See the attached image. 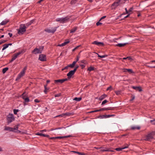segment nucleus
<instances>
[{
	"instance_id": "nucleus-12",
	"label": "nucleus",
	"mask_w": 155,
	"mask_h": 155,
	"mask_svg": "<svg viewBox=\"0 0 155 155\" xmlns=\"http://www.w3.org/2000/svg\"><path fill=\"white\" fill-rule=\"evenodd\" d=\"M25 73L24 72L21 71L18 75L16 80L17 81L21 77L23 76L25 74Z\"/></svg>"
},
{
	"instance_id": "nucleus-64",
	"label": "nucleus",
	"mask_w": 155,
	"mask_h": 155,
	"mask_svg": "<svg viewBox=\"0 0 155 155\" xmlns=\"http://www.w3.org/2000/svg\"><path fill=\"white\" fill-rule=\"evenodd\" d=\"M71 152H73L74 153H76L77 154H78V152L76 151H71Z\"/></svg>"
},
{
	"instance_id": "nucleus-11",
	"label": "nucleus",
	"mask_w": 155,
	"mask_h": 155,
	"mask_svg": "<svg viewBox=\"0 0 155 155\" xmlns=\"http://www.w3.org/2000/svg\"><path fill=\"white\" fill-rule=\"evenodd\" d=\"M67 80V79H58L57 80H55L54 81V83L55 84H57L58 83H60L61 84H62L65 81H66Z\"/></svg>"
},
{
	"instance_id": "nucleus-2",
	"label": "nucleus",
	"mask_w": 155,
	"mask_h": 155,
	"mask_svg": "<svg viewBox=\"0 0 155 155\" xmlns=\"http://www.w3.org/2000/svg\"><path fill=\"white\" fill-rule=\"evenodd\" d=\"M70 17L67 16L64 18H58L56 19V21L59 22L61 23H64L69 21Z\"/></svg>"
},
{
	"instance_id": "nucleus-53",
	"label": "nucleus",
	"mask_w": 155,
	"mask_h": 155,
	"mask_svg": "<svg viewBox=\"0 0 155 155\" xmlns=\"http://www.w3.org/2000/svg\"><path fill=\"white\" fill-rule=\"evenodd\" d=\"M112 90V87L111 86L108 87L107 89V91L109 90Z\"/></svg>"
},
{
	"instance_id": "nucleus-36",
	"label": "nucleus",
	"mask_w": 155,
	"mask_h": 155,
	"mask_svg": "<svg viewBox=\"0 0 155 155\" xmlns=\"http://www.w3.org/2000/svg\"><path fill=\"white\" fill-rule=\"evenodd\" d=\"M71 65H72V64H70L67 66H65L64 68V69H68V68L69 67H70L71 68H73L74 66H71Z\"/></svg>"
},
{
	"instance_id": "nucleus-15",
	"label": "nucleus",
	"mask_w": 155,
	"mask_h": 155,
	"mask_svg": "<svg viewBox=\"0 0 155 155\" xmlns=\"http://www.w3.org/2000/svg\"><path fill=\"white\" fill-rule=\"evenodd\" d=\"M92 44H95L98 46L103 45L104 43L102 42H98L97 41H95L92 43Z\"/></svg>"
},
{
	"instance_id": "nucleus-9",
	"label": "nucleus",
	"mask_w": 155,
	"mask_h": 155,
	"mask_svg": "<svg viewBox=\"0 0 155 155\" xmlns=\"http://www.w3.org/2000/svg\"><path fill=\"white\" fill-rule=\"evenodd\" d=\"M153 138V137L152 134L150 133L146 136L145 140L147 141H150Z\"/></svg>"
},
{
	"instance_id": "nucleus-59",
	"label": "nucleus",
	"mask_w": 155,
	"mask_h": 155,
	"mask_svg": "<svg viewBox=\"0 0 155 155\" xmlns=\"http://www.w3.org/2000/svg\"><path fill=\"white\" fill-rule=\"evenodd\" d=\"M72 137V135H69L67 136H64V138H67V137Z\"/></svg>"
},
{
	"instance_id": "nucleus-46",
	"label": "nucleus",
	"mask_w": 155,
	"mask_h": 155,
	"mask_svg": "<svg viewBox=\"0 0 155 155\" xmlns=\"http://www.w3.org/2000/svg\"><path fill=\"white\" fill-rule=\"evenodd\" d=\"M150 122L152 124L155 125V119L153 120H151Z\"/></svg>"
},
{
	"instance_id": "nucleus-37",
	"label": "nucleus",
	"mask_w": 155,
	"mask_h": 155,
	"mask_svg": "<svg viewBox=\"0 0 155 155\" xmlns=\"http://www.w3.org/2000/svg\"><path fill=\"white\" fill-rule=\"evenodd\" d=\"M19 111V110L18 109H14L13 110L14 113L15 115H16L17 114V112H18Z\"/></svg>"
},
{
	"instance_id": "nucleus-29",
	"label": "nucleus",
	"mask_w": 155,
	"mask_h": 155,
	"mask_svg": "<svg viewBox=\"0 0 155 155\" xmlns=\"http://www.w3.org/2000/svg\"><path fill=\"white\" fill-rule=\"evenodd\" d=\"M77 29V27H74L70 30V32L71 33H74Z\"/></svg>"
},
{
	"instance_id": "nucleus-35",
	"label": "nucleus",
	"mask_w": 155,
	"mask_h": 155,
	"mask_svg": "<svg viewBox=\"0 0 155 155\" xmlns=\"http://www.w3.org/2000/svg\"><path fill=\"white\" fill-rule=\"evenodd\" d=\"M8 68L7 67L4 68L2 70V73L3 74L5 73L8 70Z\"/></svg>"
},
{
	"instance_id": "nucleus-23",
	"label": "nucleus",
	"mask_w": 155,
	"mask_h": 155,
	"mask_svg": "<svg viewBox=\"0 0 155 155\" xmlns=\"http://www.w3.org/2000/svg\"><path fill=\"white\" fill-rule=\"evenodd\" d=\"M25 50L24 49H23L21 50L20 51L18 52L17 53H16L15 54L18 56L21 54H23L24 53H25Z\"/></svg>"
},
{
	"instance_id": "nucleus-40",
	"label": "nucleus",
	"mask_w": 155,
	"mask_h": 155,
	"mask_svg": "<svg viewBox=\"0 0 155 155\" xmlns=\"http://www.w3.org/2000/svg\"><path fill=\"white\" fill-rule=\"evenodd\" d=\"M64 138V136H60L55 137L56 139H61Z\"/></svg>"
},
{
	"instance_id": "nucleus-8",
	"label": "nucleus",
	"mask_w": 155,
	"mask_h": 155,
	"mask_svg": "<svg viewBox=\"0 0 155 155\" xmlns=\"http://www.w3.org/2000/svg\"><path fill=\"white\" fill-rule=\"evenodd\" d=\"M38 59L41 61H45L46 60V57L45 55L41 54L39 55Z\"/></svg>"
},
{
	"instance_id": "nucleus-17",
	"label": "nucleus",
	"mask_w": 155,
	"mask_h": 155,
	"mask_svg": "<svg viewBox=\"0 0 155 155\" xmlns=\"http://www.w3.org/2000/svg\"><path fill=\"white\" fill-rule=\"evenodd\" d=\"M12 45V43H9L8 44H5L3 45V48L2 49V50L3 51L6 48L8 47L9 45Z\"/></svg>"
},
{
	"instance_id": "nucleus-25",
	"label": "nucleus",
	"mask_w": 155,
	"mask_h": 155,
	"mask_svg": "<svg viewBox=\"0 0 155 155\" xmlns=\"http://www.w3.org/2000/svg\"><path fill=\"white\" fill-rule=\"evenodd\" d=\"M112 109L110 107H104L100 109V111L103 110H111Z\"/></svg>"
},
{
	"instance_id": "nucleus-22",
	"label": "nucleus",
	"mask_w": 155,
	"mask_h": 155,
	"mask_svg": "<svg viewBox=\"0 0 155 155\" xmlns=\"http://www.w3.org/2000/svg\"><path fill=\"white\" fill-rule=\"evenodd\" d=\"M107 96V95L105 94H104L101 96L99 98V99L100 101H102L106 98Z\"/></svg>"
},
{
	"instance_id": "nucleus-34",
	"label": "nucleus",
	"mask_w": 155,
	"mask_h": 155,
	"mask_svg": "<svg viewBox=\"0 0 155 155\" xmlns=\"http://www.w3.org/2000/svg\"><path fill=\"white\" fill-rule=\"evenodd\" d=\"M102 150L103 151H113L111 150L110 149L106 148L103 149Z\"/></svg>"
},
{
	"instance_id": "nucleus-42",
	"label": "nucleus",
	"mask_w": 155,
	"mask_h": 155,
	"mask_svg": "<svg viewBox=\"0 0 155 155\" xmlns=\"http://www.w3.org/2000/svg\"><path fill=\"white\" fill-rule=\"evenodd\" d=\"M107 102H108V101L107 100H104L103 101H102V104H101V105H104V104H105V103H106Z\"/></svg>"
},
{
	"instance_id": "nucleus-21",
	"label": "nucleus",
	"mask_w": 155,
	"mask_h": 155,
	"mask_svg": "<svg viewBox=\"0 0 155 155\" xmlns=\"http://www.w3.org/2000/svg\"><path fill=\"white\" fill-rule=\"evenodd\" d=\"M18 57V56L15 54H14L11 60L10 61V62H12L15 60Z\"/></svg>"
},
{
	"instance_id": "nucleus-19",
	"label": "nucleus",
	"mask_w": 155,
	"mask_h": 155,
	"mask_svg": "<svg viewBox=\"0 0 155 155\" xmlns=\"http://www.w3.org/2000/svg\"><path fill=\"white\" fill-rule=\"evenodd\" d=\"M110 116L107 115H103L99 116V118L100 119L107 118L110 117Z\"/></svg>"
},
{
	"instance_id": "nucleus-20",
	"label": "nucleus",
	"mask_w": 155,
	"mask_h": 155,
	"mask_svg": "<svg viewBox=\"0 0 155 155\" xmlns=\"http://www.w3.org/2000/svg\"><path fill=\"white\" fill-rule=\"evenodd\" d=\"M9 20L8 19H5L0 24V25H3L6 24L8 22Z\"/></svg>"
},
{
	"instance_id": "nucleus-26",
	"label": "nucleus",
	"mask_w": 155,
	"mask_h": 155,
	"mask_svg": "<svg viewBox=\"0 0 155 155\" xmlns=\"http://www.w3.org/2000/svg\"><path fill=\"white\" fill-rule=\"evenodd\" d=\"M127 147H122L121 148H117L115 149L117 151H120L122 150L127 148Z\"/></svg>"
},
{
	"instance_id": "nucleus-16",
	"label": "nucleus",
	"mask_w": 155,
	"mask_h": 155,
	"mask_svg": "<svg viewBox=\"0 0 155 155\" xmlns=\"http://www.w3.org/2000/svg\"><path fill=\"white\" fill-rule=\"evenodd\" d=\"M69 42H70L69 41V40L61 44H59V45H58V46H59V47L63 46L65 45H66L68 44V43H69Z\"/></svg>"
},
{
	"instance_id": "nucleus-27",
	"label": "nucleus",
	"mask_w": 155,
	"mask_h": 155,
	"mask_svg": "<svg viewBox=\"0 0 155 155\" xmlns=\"http://www.w3.org/2000/svg\"><path fill=\"white\" fill-rule=\"evenodd\" d=\"M95 54H97V56L98 57H99V58H104L107 57V55H104L101 56V55H100L99 54L95 52Z\"/></svg>"
},
{
	"instance_id": "nucleus-10",
	"label": "nucleus",
	"mask_w": 155,
	"mask_h": 155,
	"mask_svg": "<svg viewBox=\"0 0 155 155\" xmlns=\"http://www.w3.org/2000/svg\"><path fill=\"white\" fill-rule=\"evenodd\" d=\"M76 71L73 70H71L67 74V76L68 77V78H71L72 76L74 74Z\"/></svg>"
},
{
	"instance_id": "nucleus-56",
	"label": "nucleus",
	"mask_w": 155,
	"mask_h": 155,
	"mask_svg": "<svg viewBox=\"0 0 155 155\" xmlns=\"http://www.w3.org/2000/svg\"><path fill=\"white\" fill-rule=\"evenodd\" d=\"M102 24V23L100 22L99 21H98L96 23V25L97 26H99L101 25Z\"/></svg>"
},
{
	"instance_id": "nucleus-31",
	"label": "nucleus",
	"mask_w": 155,
	"mask_h": 155,
	"mask_svg": "<svg viewBox=\"0 0 155 155\" xmlns=\"http://www.w3.org/2000/svg\"><path fill=\"white\" fill-rule=\"evenodd\" d=\"M94 70V67L91 66L88 68L87 70L89 71H91Z\"/></svg>"
},
{
	"instance_id": "nucleus-30",
	"label": "nucleus",
	"mask_w": 155,
	"mask_h": 155,
	"mask_svg": "<svg viewBox=\"0 0 155 155\" xmlns=\"http://www.w3.org/2000/svg\"><path fill=\"white\" fill-rule=\"evenodd\" d=\"M131 129L132 130L138 129L139 130L140 128V127L139 126L136 127L135 126H132L131 127Z\"/></svg>"
},
{
	"instance_id": "nucleus-52",
	"label": "nucleus",
	"mask_w": 155,
	"mask_h": 155,
	"mask_svg": "<svg viewBox=\"0 0 155 155\" xmlns=\"http://www.w3.org/2000/svg\"><path fill=\"white\" fill-rule=\"evenodd\" d=\"M34 101L35 102H37V103H39L40 102V101H39L37 99H35Z\"/></svg>"
},
{
	"instance_id": "nucleus-63",
	"label": "nucleus",
	"mask_w": 155,
	"mask_h": 155,
	"mask_svg": "<svg viewBox=\"0 0 155 155\" xmlns=\"http://www.w3.org/2000/svg\"><path fill=\"white\" fill-rule=\"evenodd\" d=\"M8 35H9L10 37H11L12 36V34L11 33H8Z\"/></svg>"
},
{
	"instance_id": "nucleus-7",
	"label": "nucleus",
	"mask_w": 155,
	"mask_h": 155,
	"mask_svg": "<svg viewBox=\"0 0 155 155\" xmlns=\"http://www.w3.org/2000/svg\"><path fill=\"white\" fill-rule=\"evenodd\" d=\"M21 97L24 100V102L26 103L30 101V100L28 96L25 95V93H24L21 95Z\"/></svg>"
},
{
	"instance_id": "nucleus-28",
	"label": "nucleus",
	"mask_w": 155,
	"mask_h": 155,
	"mask_svg": "<svg viewBox=\"0 0 155 155\" xmlns=\"http://www.w3.org/2000/svg\"><path fill=\"white\" fill-rule=\"evenodd\" d=\"M81 99H82V98L81 97H75L73 99V100L74 101H80L81 100Z\"/></svg>"
},
{
	"instance_id": "nucleus-14",
	"label": "nucleus",
	"mask_w": 155,
	"mask_h": 155,
	"mask_svg": "<svg viewBox=\"0 0 155 155\" xmlns=\"http://www.w3.org/2000/svg\"><path fill=\"white\" fill-rule=\"evenodd\" d=\"M19 125L18 124L15 126V127L13 128V129H14L15 130H14V132L15 133H20L21 132V131L18 130V129L19 127Z\"/></svg>"
},
{
	"instance_id": "nucleus-41",
	"label": "nucleus",
	"mask_w": 155,
	"mask_h": 155,
	"mask_svg": "<svg viewBox=\"0 0 155 155\" xmlns=\"http://www.w3.org/2000/svg\"><path fill=\"white\" fill-rule=\"evenodd\" d=\"M64 113H63V114H61L59 115H57V116H56V117H64Z\"/></svg>"
},
{
	"instance_id": "nucleus-48",
	"label": "nucleus",
	"mask_w": 155,
	"mask_h": 155,
	"mask_svg": "<svg viewBox=\"0 0 155 155\" xmlns=\"http://www.w3.org/2000/svg\"><path fill=\"white\" fill-rule=\"evenodd\" d=\"M78 154L79 155H85V154L84 153H81L78 152Z\"/></svg>"
},
{
	"instance_id": "nucleus-13",
	"label": "nucleus",
	"mask_w": 155,
	"mask_h": 155,
	"mask_svg": "<svg viewBox=\"0 0 155 155\" xmlns=\"http://www.w3.org/2000/svg\"><path fill=\"white\" fill-rule=\"evenodd\" d=\"M4 130H8L10 131L13 132H14L15 129H13V128L7 126H5V127Z\"/></svg>"
},
{
	"instance_id": "nucleus-55",
	"label": "nucleus",
	"mask_w": 155,
	"mask_h": 155,
	"mask_svg": "<svg viewBox=\"0 0 155 155\" xmlns=\"http://www.w3.org/2000/svg\"><path fill=\"white\" fill-rule=\"evenodd\" d=\"M61 96V94H56L55 95V97H59Z\"/></svg>"
},
{
	"instance_id": "nucleus-33",
	"label": "nucleus",
	"mask_w": 155,
	"mask_h": 155,
	"mask_svg": "<svg viewBox=\"0 0 155 155\" xmlns=\"http://www.w3.org/2000/svg\"><path fill=\"white\" fill-rule=\"evenodd\" d=\"M102 150L103 151H113L111 150L110 149L106 148L103 149Z\"/></svg>"
},
{
	"instance_id": "nucleus-1",
	"label": "nucleus",
	"mask_w": 155,
	"mask_h": 155,
	"mask_svg": "<svg viewBox=\"0 0 155 155\" xmlns=\"http://www.w3.org/2000/svg\"><path fill=\"white\" fill-rule=\"evenodd\" d=\"M26 28L25 24H20L19 28L18 30V34L19 35L23 34L26 31Z\"/></svg>"
},
{
	"instance_id": "nucleus-54",
	"label": "nucleus",
	"mask_w": 155,
	"mask_h": 155,
	"mask_svg": "<svg viewBox=\"0 0 155 155\" xmlns=\"http://www.w3.org/2000/svg\"><path fill=\"white\" fill-rule=\"evenodd\" d=\"M61 128L59 127V128H57L55 129H51L50 130V131H53V130H55L60 129H61Z\"/></svg>"
},
{
	"instance_id": "nucleus-3",
	"label": "nucleus",
	"mask_w": 155,
	"mask_h": 155,
	"mask_svg": "<svg viewBox=\"0 0 155 155\" xmlns=\"http://www.w3.org/2000/svg\"><path fill=\"white\" fill-rule=\"evenodd\" d=\"M44 47L43 46H41L38 48H36L32 51V53L35 54H37L41 53L44 49Z\"/></svg>"
},
{
	"instance_id": "nucleus-38",
	"label": "nucleus",
	"mask_w": 155,
	"mask_h": 155,
	"mask_svg": "<svg viewBox=\"0 0 155 155\" xmlns=\"http://www.w3.org/2000/svg\"><path fill=\"white\" fill-rule=\"evenodd\" d=\"M36 135H39L40 136H42L44 137L45 134H42V133H38L36 134Z\"/></svg>"
},
{
	"instance_id": "nucleus-60",
	"label": "nucleus",
	"mask_w": 155,
	"mask_h": 155,
	"mask_svg": "<svg viewBox=\"0 0 155 155\" xmlns=\"http://www.w3.org/2000/svg\"><path fill=\"white\" fill-rule=\"evenodd\" d=\"M137 90H138L140 92L142 91V90L141 87H139L137 89Z\"/></svg>"
},
{
	"instance_id": "nucleus-47",
	"label": "nucleus",
	"mask_w": 155,
	"mask_h": 155,
	"mask_svg": "<svg viewBox=\"0 0 155 155\" xmlns=\"http://www.w3.org/2000/svg\"><path fill=\"white\" fill-rule=\"evenodd\" d=\"M133 10V8L132 7L130 8L128 10V11L129 12V13H131V12Z\"/></svg>"
},
{
	"instance_id": "nucleus-57",
	"label": "nucleus",
	"mask_w": 155,
	"mask_h": 155,
	"mask_svg": "<svg viewBox=\"0 0 155 155\" xmlns=\"http://www.w3.org/2000/svg\"><path fill=\"white\" fill-rule=\"evenodd\" d=\"M78 67H79L78 65H76V66L75 68H74V70H75V71H76L77 70V69L78 68Z\"/></svg>"
},
{
	"instance_id": "nucleus-62",
	"label": "nucleus",
	"mask_w": 155,
	"mask_h": 155,
	"mask_svg": "<svg viewBox=\"0 0 155 155\" xmlns=\"http://www.w3.org/2000/svg\"><path fill=\"white\" fill-rule=\"evenodd\" d=\"M135 98V96H133L132 98H131V99H130V101H133L134 100Z\"/></svg>"
},
{
	"instance_id": "nucleus-45",
	"label": "nucleus",
	"mask_w": 155,
	"mask_h": 155,
	"mask_svg": "<svg viewBox=\"0 0 155 155\" xmlns=\"http://www.w3.org/2000/svg\"><path fill=\"white\" fill-rule=\"evenodd\" d=\"M27 69V66H25L23 68V69L22 71L25 73V71Z\"/></svg>"
},
{
	"instance_id": "nucleus-6",
	"label": "nucleus",
	"mask_w": 155,
	"mask_h": 155,
	"mask_svg": "<svg viewBox=\"0 0 155 155\" xmlns=\"http://www.w3.org/2000/svg\"><path fill=\"white\" fill-rule=\"evenodd\" d=\"M57 28L54 27L53 28H51V29H45V31L49 33H54L57 30Z\"/></svg>"
},
{
	"instance_id": "nucleus-58",
	"label": "nucleus",
	"mask_w": 155,
	"mask_h": 155,
	"mask_svg": "<svg viewBox=\"0 0 155 155\" xmlns=\"http://www.w3.org/2000/svg\"><path fill=\"white\" fill-rule=\"evenodd\" d=\"M80 66L82 67V68H84L85 67V65L84 64H80Z\"/></svg>"
},
{
	"instance_id": "nucleus-5",
	"label": "nucleus",
	"mask_w": 155,
	"mask_h": 155,
	"mask_svg": "<svg viewBox=\"0 0 155 155\" xmlns=\"http://www.w3.org/2000/svg\"><path fill=\"white\" fill-rule=\"evenodd\" d=\"M7 120L8 124H9L15 120L14 115L12 114L9 113L7 116Z\"/></svg>"
},
{
	"instance_id": "nucleus-24",
	"label": "nucleus",
	"mask_w": 155,
	"mask_h": 155,
	"mask_svg": "<svg viewBox=\"0 0 155 155\" xmlns=\"http://www.w3.org/2000/svg\"><path fill=\"white\" fill-rule=\"evenodd\" d=\"M127 43H119L116 45V46L119 47H122L125 45Z\"/></svg>"
},
{
	"instance_id": "nucleus-50",
	"label": "nucleus",
	"mask_w": 155,
	"mask_h": 155,
	"mask_svg": "<svg viewBox=\"0 0 155 155\" xmlns=\"http://www.w3.org/2000/svg\"><path fill=\"white\" fill-rule=\"evenodd\" d=\"M139 87H135V86H133L132 87V88L136 90H137V89Z\"/></svg>"
},
{
	"instance_id": "nucleus-32",
	"label": "nucleus",
	"mask_w": 155,
	"mask_h": 155,
	"mask_svg": "<svg viewBox=\"0 0 155 155\" xmlns=\"http://www.w3.org/2000/svg\"><path fill=\"white\" fill-rule=\"evenodd\" d=\"M73 113H70L68 112H67L64 113V115L65 116H70L71 115H73Z\"/></svg>"
},
{
	"instance_id": "nucleus-61",
	"label": "nucleus",
	"mask_w": 155,
	"mask_h": 155,
	"mask_svg": "<svg viewBox=\"0 0 155 155\" xmlns=\"http://www.w3.org/2000/svg\"><path fill=\"white\" fill-rule=\"evenodd\" d=\"M106 17V16H103L102 17L100 18V20H99V21H100L102 19H104V18H105Z\"/></svg>"
},
{
	"instance_id": "nucleus-4",
	"label": "nucleus",
	"mask_w": 155,
	"mask_h": 155,
	"mask_svg": "<svg viewBox=\"0 0 155 155\" xmlns=\"http://www.w3.org/2000/svg\"><path fill=\"white\" fill-rule=\"evenodd\" d=\"M123 3H124V2L122 0H117V1L112 4L111 6V8L112 9H115L120 4Z\"/></svg>"
},
{
	"instance_id": "nucleus-49",
	"label": "nucleus",
	"mask_w": 155,
	"mask_h": 155,
	"mask_svg": "<svg viewBox=\"0 0 155 155\" xmlns=\"http://www.w3.org/2000/svg\"><path fill=\"white\" fill-rule=\"evenodd\" d=\"M85 61L84 60H82L81 61H80V62L81 63H84V64H85Z\"/></svg>"
},
{
	"instance_id": "nucleus-44",
	"label": "nucleus",
	"mask_w": 155,
	"mask_h": 155,
	"mask_svg": "<svg viewBox=\"0 0 155 155\" xmlns=\"http://www.w3.org/2000/svg\"><path fill=\"white\" fill-rule=\"evenodd\" d=\"M80 46V45H78V46H77V47H76L75 48H74L72 50V51H74L76 49H77Z\"/></svg>"
},
{
	"instance_id": "nucleus-18",
	"label": "nucleus",
	"mask_w": 155,
	"mask_h": 155,
	"mask_svg": "<svg viewBox=\"0 0 155 155\" xmlns=\"http://www.w3.org/2000/svg\"><path fill=\"white\" fill-rule=\"evenodd\" d=\"M79 57L78 56H77L76 60L75 61H74L72 63V65H71V66H74L76 63L79 60Z\"/></svg>"
},
{
	"instance_id": "nucleus-39",
	"label": "nucleus",
	"mask_w": 155,
	"mask_h": 155,
	"mask_svg": "<svg viewBox=\"0 0 155 155\" xmlns=\"http://www.w3.org/2000/svg\"><path fill=\"white\" fill-rule=\"evenodd\" d=\"M127 72H128L130 74L134 73V72L132 69H127Z\"/></svg>"
},
{
	"instance_id": "nucleus-51",
	"label": "nucleus",
	"mask_w": 155,
	"mask_h": 155,
	"mask_svg": "<svg viewBox=\"0 0 155 155\" xmlns=\"http://www.w3.org/2000/svg\"><path fill=\"white\" fill-rule=\"evenodd\" d=\"M31 24V23L30 22H29L26 24V25L28 27Z\"/></svg>"
},
{
	"instance_id": "nucleus-43",
	"label": "nucleus",
	"mask_w": 155,
	"mask_h": 155,
	"mask_svg": "<svg viewBox=\"0 0 155 155\" xmlns=\"http://www.w3.org/2000/svg\"><path fill=\"white\" fill-rule=\"evenodd\" d=\"M6 41L7 40H1L0 41V44L1 45V44L6 42Z\"/></svg>"
}]
</instances>
